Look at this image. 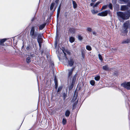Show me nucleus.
<instances>
[{"label": "nucleus", "mask_w": 130, "mask_h": 130, "mask_svg": "<svg viewBox=\"0 0 130 130\" xmlns=\"http://www.w3.org/2000/svg\"><path fill=\"white\" fill-rule=\"evenodd\" d=\"M130 41V40L129 39H126L124 40L122 42L123 43H129Z\"/></svg>", "instance_id": "f3484780"}, {"label": "nucleus", "mask_w": 130, "mask_h": 130, "mask_svg": "<svg viewBox=\"0 0 130 130\" xmlns=\"http://www.w3.org/2000/svg\"><path fill=\"white\" fill-rule=\"evenodd\" d=\"M100 77L99 76H97L96 77H95L94 78V79L98 81L100 80Z\"/></svg>", "instance_id": "412c9836"}, {"label": "nucleus", "mask_w": 130, "mask_h": 130, "mask_svg": "<svg viewBox=\"0 0 130 130\" xmlns=\"http://www.w3.org/2000/svg\"><path fill=\"white\" fill-rule=\"evenodd\" d=\"M103 68L104 70H105L108 71L110 70V69L108 68L107 65L103 66Z\"/></svg>", "instance_id": "ddd939ff"}, {"label": "nucleus", "mask_w": 130, "mask_h": 130, "mask_svg": "<svg viewBox=\"0 0 130 130\" xmlns=\"http://www.w3.org/2000/svg\"><path fill=\"white\" fill-rule=\"evenodd\" d=\"M128 7H130V1L128 3Z\"/></svg>", "instance_id": "58836bf2"}, {"label": "nucleus", "mask_w": 130, "mask_h": 130, "mask_svg": "<svg viewBox=\"0 0 130 130\" xmlns=\"http://www.w3.org/2000/svg\"><path fill=\"white\" fill-rule=\"evenodd\" d=\"M1 45H2L3 43L5 42L6 40V39H1Z\"/></svg>", "instance_id": "6ab92c4d"}, {"label": "nucleus", "mask_w": 130, "mask_h": 130, "mask_svg": "<svg viewBox=\"0 0 130 130\" xmlns=\"http://www.w3.org/2000/svg\"><path fill=\"white\" fill-rule=\"evenodd\" d=\"M86 49L88 51H90L91 50V48L89 45H87L86 46Z\"/></svg>", "instance_id": "aec40b11"}, {"label": "nucleus", "mask_w": 130, "mask_h": 130, "mask_svg": "<svg viewBox=\"0 0 130 130\" xmlns=\"http://www.w3.org/2000/svg\"><path fill=\"white\" fill-rule=\"evenodd\" d=\"M92 13L93 14H95L98 12V11L97 10H95L94 9L92 10H91Z\"/></svg>", "instance_id": "a211bd4d"}, {"label": "nucleus", "mask_w": 130, "mask_h": 130, "mask_svg": "<svg viewBox=\"0 0 130 130\" xmlns=\"http://www.w3.org/2000/svg\"><path fill=\"white\" fill-rule=\"evenodd\" d=\"M108 7L110 9H112V5L110 3L108 5Z\"/></svg>", "instance_id": "7c9ffc66"}, {"label": "nucleus", "mask_w": 130, "mask_h": 130, "mask_svg": "<svg viewBox=\"0 0 130 130\" xmlns=\"http://www.w3.org/2000/svg\"><path fill=\"white\" fill-rule=\"evenodd\" d=\"M93 34L94 35H96V32L95 31H93Z\"/></svg>", "instance_id": "ea45409f"}, {"label": "nucleus", "mask_w": 130, "mask_h": 130, "mask_svg": "<svg viewBox=\"0 0 130 130\" xmlns=\"http://www.w3.org/2000/svg\"><path fill=\"white\" fill-rule=\"evenodd\" d=\"M63 100H64L67 97V95L65 93H63Z\"/></svg>", "instance_id": "c85d7f7f"}, {"label": "nucleus", "mask_w": 130, "mask_h": 130, "mask_svg": "<svg viewBox=\"0 0 130 130\" xmlns=\"http://www.w3.org/2000/svg\"><path fill=\"white\" fill-rule=\"evenodd\" d=\"M113 1H114L115 2H116V0H113Z\"/></svg>", "instance_id": "c03bdc74"}, {"label": "nucleus", "mask_w": 130, "mask_h": 130, "mask_svg": "<svg viewBox=\"0 0 130 130\" xmlns=\"http://www.w3.org/2000/svg\"><path fill=\"white\" fill-rule=\"evenodd\" d=\"M121 2H123L125 3H126L128 2L129 0H119Z\"/></svg>", "instance_id": "c756f323"}, {"label": "nucleus", "mask_w": 130, "mask_h": 130, "mask_svg": "<svg viewBox=\"0 0 130 130\" xmlns=\"http://www.w3.org/2000/svg\"><path fill=\"white\" fill-rule=\"evenodd\" d=\"M26 61L27 63H29L31 61L30 58L29 57H27V58Z\"/></svg>", "instance_id": "393cba45"}, {"label": "nucleus", "mask_w": 130, "mask_h": 130, "mask_svg": "<svg viewBox=\"0 0 130 130\" xmlns=\"http://www.w3.org/2000/svg\"><path fill=\"white\" fill-rule=\"evenodd\" d=\"M55 85L56 86V83H55Z\"/></svg>", "instance_id": "8fccbe9b"}, {"label": "nucleus", "mask_w": 130, "mask_h": 130, "mask_svg": "<svg viewBox=\"0 0 130 130\" xmlns=\"http://www.w3.org/2000/svg\"><path fill=\"white\" fill-rule=\"evenodd\" d=\"M46 23L41 25L39 26L40 30H41L43 29L46 25Z\"/></svg>", "instance_id": "f8f14e48"}, {"label": "nucleus", "mask_w": 130, "mask_h": 130, "mask_svg": "<svg viewBox=\"0 0 130 130\" xmlns=\"http://www.w3.org/2000/svg\"><path fill=\"white\" fill-rule=\"evenodd\" d=\"M100 2H96V4L93 6V8H94L95 7H96L98 5L100 4Z\"/></svg>", "instance_id": "a878e982"}, {"label": "nucleus", "mask_w": 130, "mask_h": 130, "mask_svg": "<svg viewBox=\"0 0 130 130\" xmlns=\"http://www.w3.org/2000/svg\"><path fill=\"white\" fill-rule=\"evenodd\" d=\"M92 2H95L96 0H91Z\"/></svg>", "instance_id": "37998d69"}, {"label": "nucleus", "mask_w": 130, "mask_h": 130, "mask_svg": "<svg viewBox=\"0 0 130 130\" xmlns=\"http://www.w3.org/2000/svg\"><path fill=\"white\" fill-rule=\"evenodd\" d=\"M43 39L41 38V35L40 34L37 37V41L39 44L40 48L41 47L42 43L43 42Z\"/></svg>", "instance_id": "20e7f679"}, {"label": "nucleus", "mask_w": 130, "mask_h": 130, "mask_svg": "<svg viewBox=\"0 0 130 130\" xmlns=\"http://www.w3.org/2000/svg\"><path fill=\"white\" fill-rule=\"evenodd\" d=\"M93 3H91L90 4V5L91 6H93Z\"/></svg>", "instance_id": "a19ab883"}, {"label": "nucleus", "mask_w": 130, "mask_h": 130, "mask_svg": "<svg viewBox=\"0 0 130 130\" xmlns=\"http://www.w3.org/2000/svg\"><path fill=\"white\" fill-rule=\"evenodd\" d=\"M86 30L87 31L89 32H91L92 31V29L91 28L88 27L87 28Z\"/></svg>", "instance_id": "bb28decb"}, {"label": "nucleus", "mask_w": 130, "mask_h": 130, "mask_svg": "<svg viewBox=\"0 0 130 130\" xmlns=\"http://www.w3.org/2000/svg\"><path fill=\"white\" fill-rule=\"evenodd\" d=\"M38 28L35 26L31 27L30 32V36L34 39L36 38L40 34L38 32Z\"/></svg>", "instance_id": "f257e3e1"}, {"label": "nucleus", "mask_w": 130, "mask_h": 130, "mask_svg": "<svg viewBox=\"0 0 130 130\" xmlns=\"http://www.w3.org/2000/svg\"><path fill=\"white\" fill-rule=\"evenodd\" d=\"M59 0H56L55 2V3H56V4H58V2Z\"/></svg>", "instance_id": "4c0bfd02"}, {"label": "nucleus", "mask_w": 130, "mask_h": 130, "mask_svg": "<svg viewBox=\"0 0 130 130\" xmlns=\"http://www.w3.org/2000/svg\"><path fill=\"white\" fill-rule=\"evenodd\" d=\"M128 6L127 5H122L121 6L120 10L121 11H124L128 9Z\"/></svg>", "instance_id": "6e6552de"}, {"label": "nucleus", "mask_w": 130, "mask_h": 130, "mask_svg": "<svg viewBox=\"0 0 130 130\" xmlns=\"http://www.w3.org/2000/svg\"><path fill=\"white\" fill-rule=\"evenodd\" d=\"M107 7V6L106 5L103 6L102 7V9H105Z\"/></svg>", "instance_id": "473e14b6"}, {"label": "nucleus", "mask_w": 130, "mask_h": 130, "mask_svg": "<svg viewBox=\"0 0 130 130\" xmlns=\"http://www.w3.org/2000/svg\"><path fill=\"white\" fill-rule=\"evenodd\" d=\"M61 6V4H60L58 8L57 11V17L58 18L59 17V14L60 10V7Z\"/></svg>", "instance_id": "9b49d317"}, {"label": "nucleus", "mask_w": 130, "mask_h": 130, "mask_svg": "<svg viewBox=\"0 0 130 130\" xmlns=\"http://www.w3.org/2000/svg\"><path fill=\"white\" fill-rule=\"evenodd\" d=\"M62 51L63 52V53H64V56L66 57L65 59V60H66V61H67L68 59H67V57H66V53H65L66 52V51H65L64 50H62Z\"/></svg>", "instance_id": "4be33fe9"}, {"label": "nucleus", "mask_w": 130, "mask_h": 130, "mask_svg": "<svg viewBox=\"0 0 130 130\" xmlns=\"http://www.w3.org/2000/svg\"><path fill=\"white\" fill-rule=\"evenodd\" d=\"M57 5H55V3H53L51 4L50 7V10L53 12L54 11L56 8Z\"/></svg>", "instance_id": "423d86ee"}, {"label": "nucleus", "mask_w": 130, "mask_h": 130, "mask_svg": "<svg viewBox=\"0 0 130 130\" xmlns=\"http://www.w3.org/2000/svg\"><path fill=\"white\" fill-rule=\"evenodd\" d=\"M121 85L122 86L127 90L130 89V82L123 83Z\"/></svg>", "instance_id": "39448f33"}, {"label": "nucleus", "mask_w": 130, "mask_h": 130, "mask_svg": "<svg viewBox=\"0 0 130 130\" xmlns=\"http://www.w3.org/2000/svg\"><path fill=\"white\" fill-rule=\"evenodd\" d=\"M78 39L80 40H81L82 39V37L80 35H79L78 36Z\"/></svg>", "instance_id": "2f4dec72"}, {"label": "nucleus", "mask_w": 130, "mask_h": 130, "mask_svg": "<svg viewBox=\"0 0 130 130\" xmlns=\"http://www.w3.org/2000/svg\"><path fill=\"white\" fill-rule=\"evenodd\" d=\"M90 83L91 85L93 86L95 84V82L94 80H91L90 81Z\"/></svg>", "instance_id": "b1692460"}, {"label": "nucleus", "mask_w": 130, "mask_h": 130, "mask_svg": "<svg viewBox=\"0 0 130 130\" xmlns=\"http://www.w3.org/2000/svg\"><path fill=\"white\" fill-rule=\"evenodd\" d=\"M33 20H34V19H32V21H33Z\"/></svg>", "instance_id": "09e8293b"}, {"label": "nucleus", "mask_w": 130, "mask_h": 130, "mask_svg": "<svg viewBox=\"0 0 130 130\" xmlns=\"http://www.w3.org/2000/svg\"><path fill=\"white\" fill-rule=\"evenodd\" d=\"M77 74H76L74 76V78H73V79L75 80L76 79V77L77 76Z\"/></svg>", "instance_id": "72a5a7b5"}, {"label": "nucleus", "mask_w": 130, "mask_h": 130, "mask_svg": "<svg viewBox=\"0 0 130 130\" xmlns=\"http://www.w3.org/2000/svg\"><path fill=\"white\" fill-rule=\"evenodd\" d=\"M109 10H105L104 12L98 13V15L102 17L105 16L107 15L108 12H109Z\"/></svg>", "instance_id": "0eeeda50"}, {"label": "nucleus", "mask_w": 130, "mask_h": 130, "mask_svg": "<svg viewBox=\"0 0 130 130\" xmlns=\"http://www.w3.org/2000/svg\"><path fill=\"white\" fill-rule=\"evenodd\" d=\"M67 122L66 120V119L63 118L62 120V123L63 125L66 124Z\"/></svg>", "instance_id": "5701e85b"}, {"label": "nucleus", "mask_w": 130, "mask_h": 130, "mask_svg": "<svg viewBox=\"0 0 130 130\" xmlns=\"http://www.w3.org/2000/svg\"><path fill=\"white\" fill-rule=\"evenodd\" d=\"M73 68L71 69H69L68 70V75L69 77L71 76L72 74L73 71Z\"/></svg>", "instance_id": "9d476101"}, {"label": "nucleus", "mask_w": 130, "mask_h": 130, "mask_svg": "<svg viewBox=\"0 0 130 130\" xmlns=\"http://www.w3.org/2000/svg\"><path fill=\"white\" fill-rule=\"evenodd\" d=\"M0 45H1V40L0 39Z\"/></svg>", "instance_id": "49530a36"}, {"label": "nucleus", "mask_w": 130, "mask_h": 130, "mask_svg": "<svg viewBox=\"0 0 130 130\" xmlns=\"http://www.w3.org/2000/svg\"><path fill=\"white\" fill-rule=\"evenodd\" d=\"M75 41V38L74 37H71L70 38L69 41L70 42L72 43Z\"/></svg>", "instance_id": "2eb2a0df"}, {"label": "nucleus", "mask_w": 130, "mask_h": 130, "mask_svg": "<svg viewBox=\"0 0 130 130\" xmlns=\"http://www.w3.org/2000/svg\"><path fill=\"white\" fill-rule=\"evenodd\" d=\"M73 6L74 9L76 8L77 6V5L75 1H72Z\"/></svg>", "instance_id": "4468645a"}, {"label": "nucleus", "mask_w": 130, "mask_h": 130, "mask_svg": "<svg viewBox=\"0 0 130 130\" xmlns=\"http://www.w3.org/2000/svg\"><path fill=\"white\" fill-rule=\"evenodd\" d=\"M82 56L83 58L84 57L85 55L83 52H82Z\"/></svg>", "instance_id": "c9c22d12"}, {"label": "nucleus", "mask_w": 130, "mask_h": 130, "mask_svg": "<svg viewBox=\"0 0 130 130\" xmlns=\"http://www.w3.org/2000/svg\"><path fill=\"white\" fill-rule=\"evenodd\" d=\"M98 56L100 60H103V59L102 58V56L100 54H99L98 55Z\"/></svg>", "instance_id": "cd10ccee"}, {"label": "nucleus", "mask_w": 130, "mask_h": 130, "mask_svg": "<svg viewBox=\"0 0 130 130\" xmlns=\"http://www.w3.org/2000/svg\"><path fill=\"white\" fill-rule=\"evenodd\" d=\"M129 22L128 21H127L123 24V30L122 32L125 34H126L127 32V29L128 27V26Z\"/></svg>", "instance_id": "7ed1b4c3"}, {"label": "nucleus", "mask_w": 130, "mask_h": 130, "mask_svg": "<svg viewBox=\"0 0 130 130\" xmlns=\"http://www.w3.org/2000/svg\"><path fill=\"white\" fill-rule=\"evenodd\" d=\"M59 89L58 88V91H59Z\"/></svg>", "instance_id": "de8ad7c7"}, {"label": "nucleus", "mask_w": 130, "mask_h": 130, "mask_svg": "<svg viewBox=\"0 0 130 130\" xmlns=\"http://www.w3.org/2000/svg\"><path fill=\"white\" fill-rule=\"evenodd\" d=\"M71 30H72V31H73V33H74L75 32V30L74 29L72 28L71 29Z\"/></svg>", "instance_id": "f704fd0d"}, {"label": "nucleus", "mask_w": 130, "mask_h": 130, "mask_svg": "<svg viewBox=\"0 0 130 130\" xmlns=\"http://www.w3.org/2000/svg\"><path fill=\"white\" fill-rule=\"evenodd\" d=\"M58 58H59V60H60V57H59V56H58Z\"/></svg>", "instance_id": "a18cd8bd"}, {"label": "nucleus", "mask_w": 130, "mask_h": 130, "mask_svg": "<svg viewBox=\"0 0 130 130\" xmlns=\"http://www.w3.org/2000/svg\"><path fill=\"white\" fill-rule=\"evenodd\" d=\"M30 46H29L27 47L26 48V49L27 50H29L30 49Z\"/></svg>", "instance_id": "e433bc0d"}, {"label": "nucleus", "mask_w": 130, "mask_h": 130, "mask_svg": "<svg viewBox=\"0 0 130 130\" xmlns=\"http://www.w3.org/2000/svg\"><path fill=\"white\" fill-rule=\"evenodd\" d=\"M117 14L119 19L127 20L130 17V10L127 11V12L125 13L123 12L119 11L117 12Z\"/></svg>", "instance_id": "f03ea898"}, {"label": "nucleus", "mask_w": 130, "mask_h": 130, "mask_svg": "<svg viewBox=\"0 0 130 130\" xmlns=\"http://www.w3.org/2000/svg\"><path fill=\"white\" fill-rule=\"evenodd\" d=\"M70 113V111L68 110H67L65 112V115L66 117H68L69 116Z\"/></svg>", "instance_id": "dca6fc26"}, {"label": "nucleus", "mask_w": 130, "mask_h": 130, "mask_svg": "<svg viewBox=\"0 0 130 130\" xmlns=\"http://www.w3.org/2000/svg\"><path fill=\"white\" fill-rule=\"evenodd\" d=\"M55 47H56V46H57V43H55Z\"/></svg>", "instance_id": "79ce46f5"}, {"label": "nucleus", "mask_w": 130, "mask_h": 130, "mask_svg": "<svg viewBox=\"0 0 130 130\" xmlns=\"http://www.w3.org/2000/svg\"><path fill=\"white\" fill-rule=\"evenodd\" d=\"M70 67L72 66L74 63V61L72 58H70V60L68 61Z\"/></svg>", "instance_id": "1a4fd4ad"}]
</instances>
